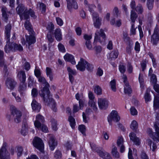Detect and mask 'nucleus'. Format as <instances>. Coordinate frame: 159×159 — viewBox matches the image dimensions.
<instances>
[{"label": "nucleus", "mask_w": 159, "mask_h": 159, "mask_svg": "<svg viewBox=\"0 0 159 159\" xmlns=\"http://www.w3.org/2000/svg\"><path fill=\"white\" fill-rule=\"evenodd\" d=\"M31 95L33 97H36L38 95V91L37 89L33 88L31 91Z\"/></svg>", "instance_id": "680f3d73"}, {"label": "nucleus", "mask_w": 159, "mask_h": 159, "mask_svg": "<svg viewBox=\"0 0 159 159\" xmlns=\"http://www.w3.org/2000/svg\"><path fill=\"white\" fill-rule=\"evenodd\" d=\"M9 41L7 42V44L5 46L4 49L6 53H9L11 51H12V43H10Z\"/></svg>", "instance_id": "2f4dec72"}, {"label": "nucleus", "mask_w": 159, "mask_h": 159, "mask_svg": "<svg viewBox=\"0 0 159 159\" xmlns=\"http://www.w3.org/2000/svg\"><path fill=\"white\" fill-rule=\"evenodd\" d=\"M26 88L27 85L25 82H20L18 91L21 96H24L25 95Z\"/></svg>", "instance_id": "4468645a"}, {"label": "nucleus", "mask_w": 159, "mask_h": 159, "mask_svg": "<svg viewBox=\"0 0 159 159\" xmlns=\"http://www.w3.org/2000/svg\"><path fill=\"white\" fill-rule=\"evenodd\" d=\"M154 0L147 1L146 5L148 9L149 10H152L153 7Z\"/></svg>", "instance_id": "79ce46f5"}, {"label": "nucleus", "mask_w": 159, "mask_h": 159, "mask_svg": "<svg viewBox=\"0 0 159 159\" xmlns=\"http://www.w3.org/2000/svg\"><path fill=\"white\" fill-rule=\"evenodd\" d=\"M138 124L135 120H133L131 124L130 128L134 130H135L138 128Z\"/></svg>", "instance_id": "de8ad7c7"}, {"label": "nucleus", "mask_w": 159, "mask_h": 159, "mask_svg": "<svg viewBox=\"0 0 159 159\" xmlns=\"http://www.w3.org/2000/svg\"><path fill=\"white\" fill-rule=\"evenodd\" d=\"M131 28L130 29V34L131 35H135L136 34V28L134 27V23H131Z\"/></svg>", "instance_id": "bf43d9fd"}, {"label": "nucleus", "mask_w": 159, "mask_h": 159, "mask_svg": "<svg viewBox=\"0 0 159 159\" xmlns=\"http://www.w3.org/2000/svg\"><path fill=\"white\" fill-rule=\"evenodd\" d=\"M120 119V118L117 111L115 110L112 111L107 117L108 121L110 125H112V121L118 122Z\"/></svg>", "instance_id": "39448f33"}, {"label": "nucleus", "mask_w": 159, "mask_h": 159, "mask_svg": "<svg viewBox=\"0 0 159 159\" xmlns=\"http://www.w3.org/2000/svg\"><path fill=\"white\" fill-rule=\"evenodd\" d=\"M7 9L6 7H2L1 11L2 18L4 21L6 22H7L8 18V16L7 14Z\"/></svg>", "instance_id": "c756f323"}, {"label": "nucleus", "mask_w": 159, "mask_h": 159, "mask_svg": "<svg viewBox=\"0 0 159 159\" xmlns=\"http://www.w3.org/2000/svg\"><path fill=\"white\" fill-rule=\"evenodd\" d=\"M89 106H90L94 111H96L97 108L96 106L94 100H89Z\"/></svg>", "instance_id": "a19ab883"}, {"label": "nucleus", "mask_w": 159, "mask_h": 159, "mask_svg": "<svg viewBox=\"0 0 159 159\" xmlns=\"http://www.w3.org/2000/svg\"><path fill=\"white\" fill-rule=\"evenodd\" d=\"M94 27L97 28H99L101 24V19H98L93 20Z\"/></svg>", "instance_id": "4c0bfd02"}, {"label": "nucleus", "mask_w": 159, "mask_h": 159, "mask_svg": "<svg viewBox=\"0 0 159 159\" xmlns=\"http://www.w3.org/2000/svg\"><path fill=\"white\" fill-rule=\"evenodd\" d=\"M17 76L19 79L20 82H25L26 76L24 71L20 70L17 74Z\"/></svg>", "instance_id": "4be33fe9"}, {"label": "nucleus", "mask_w": 159, "mask_h": 159, "mask_svg": "<svg viewBox=\"0 0 159 159\" xmlns=\"http://www.w3.org/2000/svg\"><path fill=\"white\" fill-rule=\"evenodd\" d=\"M46 75L48 77L50 80L52 81L53 79V73L51 68L47 67L46 69Z\"/></svg>", "instance_id": "bb28decb"}, {"label": "nucleus", "mask_w": 159, "mask_h": 159, "mask_svg": "<svg viewBox=\"0 0 159 159\" xmlns=\"http://www.w3.org/2000/svg\"><path fill=\"white\" fill-rule=\"evenodd\" d=\"M90 145L92 150L94 152H96L99 149L96 145L93 143H90Z\"/></svg>", "instance_id": "6e6d98bb"}, {"label": "nucleus", "mask_w": 159, "mask_h": 159, "mask_svg": "<svg viewBox=\"0 0 159 159\" xmlns=\"http://www.w3.org/2000/svg\"><path fill=\"white\" fill-rule=\"evenodd\" d=\"M98 103L99 108L101 109H106L108 106V101L105 98H99Z\"/></svg>", "instance_id": "6e6552de"}, {"label": "nucleus", "mask_w": 159, "mask_h": 159, "mask_svg": "<svg viewBox=\"0 0 159 159\" xmlns=\"http://www.w3.org/2000/svg\"><path fill=\"white\" fill-rule=\"evenodd\" d=\"M55 37L56 39L60 41L62 39L61 30L60 29H56L54 32Z\"/></svg>", "instance_id": "a878e982"}, {"label": "nucleus", "mask_w": 159, "mask_h": 159, "mask_svg": "<svg viewBox=\"0 0 159 159\" xmlns=\"http://www.w3.org/2000/svg\"><path fill=\"white\" fill-rule=\"evenodd\" d=\"M6 84L8 89L12 90L15 87L16 82L12 79L8 78L6 81Z\"/></svg>", "instance_id": "f3484780"}, {"label": "nucleus", "mask_w": 159, "mask_h": 159, "mask_svg": "<svg viewBox=\"0 0 159 159\" xmlns=\"http://www.w3.org/2000/svg\"><path fill=\"white\" fill-rule=\"evenodd\" d=\"M27 14L29 16L30 15L31 17L34 19H35L37 18V16L35 15V12L31 9L30 8L29 10H28Z\"/></svg>", "instance_id": "c03bdc74"}, {"label": "nucleus", "mask_w": 159, "mask_h": 159, "mask_svg": "<svg viewBox=\"0 0 159 159\" xmlns=\"http://www.w3.org/2000/svg\"><path fill=\"white\" fill-rule=\"evenodd\" d=\"M131 114L132 115H136L137 114V111L136 109L134 107H132L130 109Z\"/></svg>", "instance_id": "338daca9"}, {"label": "nucleus", "mask_w": 159, "mask_h": 159, "mask_svg": "<svg viewBox=\"0 0 159 159\" xmlns=\"http://www.w3.org/2000/svg\"><path fill=\"white\" fill-rule=\"evenodd\" d=\"M124 92L125 94H129L132 92V90L129 85V84L128 85H124Z\"/></svg>", "instance_id": "ea45409f"}, {"label": "nucleus", "mask_w": 159, "mask_h": 159, "mask_svg": "<svg viewBox=\"0 0 159 159\" xmlns=\"http://www.w3.org/2000/svg\"><path fill=\"white\" fill-rule=\"evenodd\" d=\"M12 51H15L18 50L19 51H22L23 50L22 47L20 44H18L15 43H12Z\"/></svg>", "instance_id": "7c9ffc66"}, {"label": "nucleus", "mask_w": 159, "mask_h": 159, "mask_svg": "<svg viewBox=\"0 0 159 159\" xmlns=\"http://www.w3.org/2000/svg\"><path fill=\"white\" fill-rule=\"evenodd\" d=\"M129 137L130 139L137 146H139L140 144V140L137 137L136 134L133 132L130 133Z\"/></svg>", "instance_id": "a211bd4d"}, {"label": "nucleus", "mask_w": 159, "mask_h": 159, "mask_svg": "<svg viewBox=\"0 0 159 159\" xmlns=\"http://www.w3.org/2000/svg\"><path fill=\"white\" fill-rule=\"evenodd\" d=\"M78 129L83 134L85 135L86 128L84 125H80L78 127Z\"/></svg>", "instance_id": "3c124183"}, {"label": "nucleus", "mask_w": 159, "mask_h": 159, "mask_svg": "<svg viewBox=\"0 0 159 159\" xmlns=\"http://www.w3.org/2000/svg\"><path fill=\"white\" fill-rule=\"evenodd\" d=\"M95 93L98 95L102 94V89L99 85L96 86L94 88Z\"/></svg>", "instance_id": "37998d69"}, {"label": "nucleus", "mask_w": 159, "mask_h": 159, "mask_svg": "<svg viewBox=\"0 0 159 159\" xmlns=\"http://www.w3.org/2000/svg\"><path fill=\"white\" fill-rule=\"evenodd\" d=\"M64 58L66 61L70 62L73 65L76 64L74 57L71 54L67 53L64 56Z\"/></svg>", "instance_id": "aec40b11"}, {"label": "nucleus", "mask_w": 159, "mask_h": 159, "mask_svg": "<svg viewBox=\"0 0 159 159\" xmlns=\"http://www.w3.org/2000/svg\"><path fill=\"white\" fill-rule=\"evenodd\" d=\"M16 11L17 14L20 16V19L27 20L29 18L27 14V8L23 4H20L18 5L16 8Z\"/></svg>", "instance_id": "f03ea898"}, {"label": "nucleus", "mask_w": 159, "mask_h": 159, "mask_svg": "<svg viewBox=\"0 0 159 159\" xmlns=\"http://www.w3.org/2000/svg\"><path fill=\"white\" fill-rule=\"evenodd\" d=\"M52 95L49 94V97L48 99V103L45 102L43 100L44 102H45V105H48L50 104L52 105V109L54 112H56L57 111V108L56 107V103L55 102L54 99L52 98Z\"/></svg>", "instance_id": "dca6fc26"}, {"label": "nucleus", "mask_w": 159, "mask_h": 159, "mask_svg": "<svg viewBox=\"0 0 159 159\" xmlns=\"http://www.w3.org/2000/svg\"><path fill=\"white\" fill-rule=\"evenodd\" d=\"M56 20L57 23L59 25L61 26L63 24V22L62 20L59 17H56Z\"/></svg>", "instance_id": "0e129e2a"}, {"label": "nucleus", "mask_w": 159, "mask_h": 159, "mask_svg": "<svg viewBox=\"0 0 159 159\" xmlns=\"http://www.w3.org/2000/svg\"><path fill=\"white\" fill-rule=\"evenodd\" d=\"M50 121L51 123L52 127L54 130H57V123L56 121L53 118L51 119Z\"/></svg>", "instance_id": "49530a36"}, {"label": "nucleus", "mask_w": 159, "mask_h": 159, "mask_svg": "<svg viewBox=\"0 0 159 159\" xmlns=\"http://www.w3.org/2000/svg\"><path fill=\"white\" fill-rule=\"evenodd\" d=\"M94 41H101L100 37H102L105 40L106 38V35L103 30L101 29L99 31L97 30L95 33Z\"/></svg>", "instance_id": "ddd939ff"}, {"label": "nucleus", "mask_w": 159, "mask_h": 159, "mask_svg": "<svg viewBox=\"0 0 159 159\" xmlns=\"http://www.w3.org/2000/svg\"><path fill=\"white\" fill-rule=\"evenodd\" d=\"M28 87H32L33 86L34 83V80L33 77L31 76H30L28 79Z\"/></svg>", "instance_id": "a18cd8bd"}, {"label": "nucleus", "mask_w": 159, "mask_h": 159, "mask_svg": "<svg viewBox=\"0 0 159 159\" xmlns=\"http://www.w3.org/2000/svg\"><path fill=\"white\" fill-rule=\"evenodd\" d=\"M4 52L0 49V66L2 67L4 66L3 72L4 73V77L7 76L8 73L7 66L4 65L3 58Z\"/></svg>", "instance_id": "9d476101"}, {"label": "nucleus", "mask_w": 159, "mask_h": 159, "mask_svg": "<svg viewBox=\"0 0 159 159\" xmlns=\"http://www.w3.org/2000/svg\"><path fill=\"white\" fill-rule=\"evenodd\" d=\"M153 107L155 110L159 108V95L154 96Z\"/></svg>", "instance_id": "cd10ccee"}, {"label": "nucleus", "mask_w": 159, "mask_h": 159, "mask_svg": "<svg viewBox=\"0 0 159 159\" xmlns=\"http://www.w3.org/2000/svg\"><path fill=\"white\" fill-rule=\"evenodd\" d=\"M61 153L59 150L56 151L54 154V157L56 159L61 158Z\"/></svg>", "instance_id": "13d9d810"}, {"label": "nucleus", "mask_w": 159, "mask_h": 159, "mask_svg": "<svg viewBox=\"0 0 159 159\" xmlns=\"http://www.w3.org/2000/svg\"><path fill=\"white\" fill-rule=\"evenodd\" d=\"M118 52L117 50L112 51L109 54V59L111 60L116 58L118 55Z\"/></svg>", "instance_id": "473e14b6"}, {"label": "nucleus", "mask_w": 159, "mask_h": 159, "mask_svg": "<svg viewBox=\"0 0 159 159\" xmlns=\"http://www.w3.org/2000/svg\"><path fill=\"white\" fill-rule=\"evenodd\" d=\"M116 80H113L110 82V85L111 90L114 92L116 91Z\"/></svg>", "instance_id": "09e8293b"}, {"label": "nucleus", "mask_w": 159, "mask_h": 159, "mask_svg": "<svg viewBox=\"0 0 159 159\" xmlns=\"http://www.w3.org/2000/svg\"><path fill=\"white\" fill-rule=\"evenodd\" d=\"M150 91V89L148 88L147 89L146 92L145 94L144 98L146 102H147L151 100V96L149 93Z\"/></svg>", "instance_id": "f704fd0d"}, {"label": "nucleus", "mask_w": 159, "mask_h": 159, "mask_svg": "<svg viewBox=\"0 0 159 159\" xmlns=\"http://www.w3.org/2000/svg\"><path fill=\"white\" fill-rule=\"evenodd\" d=\"M147 133L153 139V138L155 137V134H154V133H153L152 129H151L149 128L147 129Z\"/></svg>", "instance_id": "052dcab7"}, {"label": "nucleus", "mask_w": 159, "mask_h": 159, "mask_svg": "<svg viewBox=\"0 0 159 159\" xmlns=\"http://www.w3.org/2000/svg\"><path fill=\"white\" fill-rule=\"evenodd\" d=\"M11 28V25L10 24H7L5 26V33L6 38L7 39V42L10 41V37L11 34L10 32Z\"/></svg>", "instance_id": "412c9836"}, {"label": "nucleus", "mask_w": 159, "mask_h": 159, "mask_svg": "<svg viewBox=\"0 0 159 159\" xmlns=\"http://www.w3.org/2000/svg\"><path fill=\"white\" fill-rule=\"evenodd\" d=\"M12 95L15 98L17 102H21V99L18 96H16V93L14 92L12 93Z\"/></svg>", "instance_id": "69168bd1"}, {"label": "nucleus", "mask_w": 159, "mask_h": 159, "mask_svg": "<svg viewBox=\"0 0 159 159\" xmlns=\"http://www.w3.org/2000/svg\"><path fill=\"white\" fill-rule=\"evenodd\" d=\"M84 102L85 100L84 99H80L79 100V107L80 108V110H82L83 109Z\"/></svg>", "instance_id": "774afa93"}, {"label": "nucleus", "mask_w": 159, "mask_h": 159, "mask_svg": "<svg viewBox=\"0 0 159 159\" xmlns=\"http://www.w3.org/2000/svg\"><path fill=\"white\" fill-rule=\"evenodd\" d=\"M87 61L83 58H81L80 61L78 64L76 65L77 69L81 71H84L85 70Z\"/></svg>", "instance_id": "9b49d317"}, {"label": "nucleus", "mask_w": 159, "mask_h": 159, "mask_svg": "<svg viewBox=\"0 0 159 159\" xmlns=\"http://www.w3.org/2000/svg\"><path fill=\"white\" fill-rule=\"evenodd\" d=\"M58 47L60 51L62 52H66V49L63 44L59 43L58 45Z\"/></svg>", "instance_id": "5fc2aeb1"}, {"label": "nucleus", "mask_w": 159, "mask_h": 159, "mask_svg": "<svg viewBox=\"0 0 159 159\" xmlns=\"http://www.w3.org/2000/svg\"><path fill=\"white\" fill-rule=\"evenodd\" d=\"M31 106L33 110L37 112H39L41 108V105L34 99L32 101Z\"/></svg>", "instance_id": "5701e85b"}, {"label": "nucleus", "mask_w": 159, "mask_h": 159, "mask_svg": "<svg viewBox=\"0 0 159 159\" xmlns=\"http://www.w3.org/2000/svg\"><path fill=\"white\" fill-rule=\"evenodd\" d=\"M38 78L39 82L45 84L44 86L39 91V94L42 98L43 100L48 103V99L50 93L49 90L50 85L44 77L40 76Z\"/></svg>", "instance_id": "f257e3e1"}, {"label": "nucleus", "mask_w": 159, "mask_h": 159, "mask_svg": "<svg viewBox=\"0 0 159 159\" xmlns=\"http://www.w3.org/2000/svg\"><path fill=\"white\" fill-rule=\"evenodd\" d=\"M45 121L44 118L40 114H38L36 116V120L34 122L35 127L39 129L41 126V123H43Z\"/></svg>", "instance_id": "1a4fd4ad"}, {"label": "nucleus", "mask_w": 159, "mask_h": 159, "mask_svg": "<svg viewBox=\"0 0 159 159\" xmlns=\"http://www.w3.org/2000/svg\"><path fill=\"white\" fill-rule=\"evenodd\" d=\"M68 121L70 122L71 127L74 129L75 125V119L71 116H70L68 118Z\"/></svg>", "instance_id": "e433bc0d"}, {"label": "nucleus", "mask_w": 159, "mask_h": 159, "mask_svg": "<svg viewBox=\"0 0 159 159\" xmlns=\"http://www.w3.org/2000/svg\"><path fill=\"white\" fill-rule=\"evenodd\" d=\"M151 42L153 45H157L159 41V28L157 25L155 28L151 38Z\"/></svg>", "instance_id": "423d86ee"}, {"label": "nucleus", "mask_w": 159, "mask_h": 159, "mask_svg": "<svg viewBox=\"0 0 159 159\" xmlns=\"http://www.w3.org/2000/svg\"><path fill=\"white\" fill-rule=\"evenodd\" d=\"M67 2V7L69 10H70L72 8L75 9H77L78 6L75 0H66Z\"/></svg>", "instance_id": "2eb2a0df"}, {"label": "nucleus", "mask_w": 159, "mask_h": 159, "mask_svg": "<svg viewBox=\"0 0 159 159\" xmlns=\"http://www.w3.org/2000/svg\"><path fill=\"white\" fill-rule=\"evenodd\" d=\"M113 147L111 151L112 154L115 158H118L120 157L119 153L117 151L116 147L115 146Z\"/></svg>", "instance_id": "c9c22d12"}, {"label": "nucleus", "mask_w": 159, "mask_h": 159, "mask_svg": "<svg viewBox=\"0 0 159 159\" xmlns=\"http://www.w3.org/2000/svg\"><path fill=\"white\" fill-rule=\"evenodd\" d=\"M124 140L122 137H120L118 138L117 142V146L120 147V151L121 153H123L125 151V148L123 145Z\"/></svg>", "instance_id": "6ab92c4d"}, {"label": "nucleus", "mask_w": 159, "mask_h": 159, "mask_svg": "<svg viewBox=\"0 0 159 159\" xmlns=\"http://www.w3.org/2000/svg\"><path fill=\"white\" fill-rule=\"evenodd\" d=\"M26 42L28 43V46L31 44L34 43L36 42L35 38L33 34L27 36L26 37Z\"/></svg>", "instance_id": "b1692460"}, {"label": "nucleus", "mask_w": 159, "mask_h": 159, "mask_svg": "<svg viewBox=\"0 0 159 159\" xmlns=\"http://www.w3.org/2000/svg\"><path fill=\"white\" fill-rule=\"evenodd\" d=\"M7 144L4 143L0 149V159H10V154L6 149Z\"/></svg>", "instance_id": "0eeeda50"}, {"label": "nucleus", "mask_w": 159, "mask_h": 159, "mask_svg": "<svg viewBox=\"0 0 159 159\" xmlns=\"http://www.w3.org/2000/svg\"><path fill=\"white\" fill-rule=\"evenodd\" d=\"M140 156L141 159H149L148 156L143 151H141Z\"/></svg>", "instance_id": "4d7b16f0"}, {"label": "nucleus", "mask_w": 159, "mask_h": 159, "mask_svg": "<svg viewBox=\"0 0 159 159\" xmlns=\"http://www.w3.org/2000/svg\"><path fill=\"white\" fill-rule=\"evenodd\" d=\"M34 146L41 152H43L44 148V145L42 140L38 137H35L33 140Z\"/></svg>", "instance_id": "20e7f679"}, {"label": "nucleus", "mask_w": 159, "mask_h": 159, "mask_svg": "<svg viewBox=\"0 0 159 159\" xmlns=\"http://www.w3.org/2000/svg\"><path fill=\"white\" fill-rule=\"evenodd\" d=\"M39 7L40 10H41V12L43 13H45L46 9V7L45 4L43 3L39 2Z\"/></svg>", "instance_id": "603ef678"}, {"label": "nucleus", "mask_w": 159, "mask_h": 159, "mask_svg": "<svg viewBox=\"0 0 159 159\" xmlns=\"http://www.w3.org/2000/svg\"><path fill=\"white\" fill-rule=\"evenodd\" d=\"M138 17V15L134 11L132 10L131 11L130 19L131 20V23H134L135 20Z\"/></svg>", "instance_id": "72a5a7b5"}, {"label": "nucleus", "mask_w": 159, "mask_h": 159, "mask_svg": "<svg viewBox=\"0 0 159 159\" xmlns=\"http://www.w3.org/2000/svg\"><path fill=\"white\" fill-rule=\"evenodd\" d=\"M25 29L30 32V34H33V30L32 28V25L29 21L26 20L25 23Z\"/></svg>", "instance_id": "c85d7f7f"}, {"label": "nucleus", "mask_w": 159, "mask_h": 159, "mask_svg": "<svg viewBox=\"0 0 159 159\" xmlns=\"http://www.w3.org/2000/svg\"><path fill=\"white\" fill-rule=\"evenodd\" d=\"M86 68L89 71H92L93 68V66L88 62H87V65H86Z\"/></svg>", "instance_id": "e2e57ef3"}, {"label": "nucleus", "mask_w": 159, "mask_h": 159, "mask_svg": "<svg viewBox=\"0 0 159 159\" xmlns=\"http://www.w3.org/2000/svg\"><path fill=\"white\" fill-rule=\"evenodd\" d=\"M136 11L139 14H142L143 12V8L141 4H138L136 8Z\"/></svg>", "instance_id": "58836bf2"}, {"label": "nucleus", "mask_w": 159, "mask_h": 159, "mask_svg": "<svg viewBox=\"0 0 159 159\" xmlns=\"http://www.w3.org/2000/svg\"><path fill=\"white\" fill-rule=\"evenodd\" d=\"M67 70L69 72V75L73 76L76 75V72L75 70L71 69L70 67H68Z\"/></svg>", "instance_id": "864d4df0"}, {"label": "nucleus", "mask_w": 159, "mask_h": 159, "mask_svg": "<svg viewBox=\"0 0 159 159\" xmlns=\"http://www.w3.org/2000/svg\"><path fill=\"white\" fill-rule=\"evenodd\" d=\"M133 43H129L126 47V52L129 54H131V51L132 50Z\"/></svg>", "instance_id": "8fccbe9b"}, {"label": "nucleus", "mask_w": 159, "mask_h": 159, "mask_svg": "<svg viewBox=\"0 0 159 159\" xmlns=\"http://www.w3.org/2000/svg\"><path fill=\"white\" fill-rule=\"evenodd\" d=\"M49 139V140L48 143L51 150L53 151L54 150L55 147L57 145V143L55 141L54 137L52 134H48V136Z\"/></svg>", "instance_id": "f8f14e48"}, {"label": "nucleus", "mask_w": 159, "mask_h": 159, "mask_svg": "<svg viewBox=\"0 0 159 159\" xmlns=\"http://www.w3.org/2000/svg\"><path fill=\"white\" fill-rule=\"evenodd\" d=\"M22 116L21 112L16 108L13 109L11 111V114L9 119L10 121L14 120L16 123H18L21 121Z\"/></svg>", "instance_id": "7ed1b4c3"}, {"label": "nucleus", "mask_w": 159, "mask_h": 159, "mask_svg": "<svg viewBox=\"0 0 159 159\" xmlns=\"http://www.w3.org/2000/svg\"><path fill=\"white\" fill-rule=\"evenodd\" d=\"M154 127L156 132L154 134L155 138H153V140L155 141L159 142V125L156 124H154Z\"/></svg>", "instance_id": "393cba45"}]
</instances>
